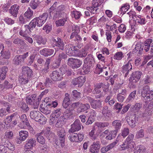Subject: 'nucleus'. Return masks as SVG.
Instances as JSON below:
<instances>
[{"instance_id": "1", "label": "nucleus", "mask_w": 153, "mask_h": 153, "mask_svg": "<svg viewBox=\"0 0 153 153\" xmlns=\"http://www.w3.org/2000/svg\"><path fill=\"white\" fill-rule=\"evenodd\" d=\"M48 17V13H45L39 17L35 18L29 24V29L30 30H32L33 28H35L36 25L39 27L42 26L46 22Z\"/></svg>"}, {"instance_id": "2", "label": "nucleus", "mask_w": 153, "mask_h": 153, "mask_svg": "<svg viewBox=\"0 0 153 153\" xmlns=\"http://www.w3.org/2000/svg\"><path fill=\"white\" fill-rule=\"evenodd\" d=\"M72 106L74 108H76V112L78 114L84 112L89 110L90 108V106L88 103H82L79 102L74 103L72 104Z\"/></svg>"}, {"instance_id": "3", "label": "nucleus", "mask_w": 153, "mask_h": 153, "mask_svg": "<svg viewBox=\"0 0 153 153\" xmlns=\"http://www.w3.org/2000/svg\"><path fill=\"white\" fill-rule=\"evenodd\" d=\"M37 100V95L35 94L28 95L26 98L27 103L31 105L32 107L34 109L39 107V103Z\"/></svg>"}, {"instance_id": "4", "label": "nucleus", "mask_w": 153, "mask_h": 153, "mask_svg": "<svg viewBox=\"0 0 153 153\" xmlns=\"http://www.w3.org/2000/svg\"><path fill=\"white\" fill-rule=\"evenodd\" d=\"M141 75L142 72L140 71H135L132 73L129 80V85L130 88L135 86V83L139 80Z\"/></svg>"}, {"instance_id": "5", "label": "nucleus", "mask_w": 153, "mask_h": 153, "mask_svg": "<svg viewBox=\"0 0 153 153\" xmlns=\"http://www.w3.org/2000/svg\"><path fill=\"white\" fill-rule=\"evenodd\" d=\"M125 119L128 125L131 128L135 127L138 123V118L134 114H131L130 116H127Z\"/></svg>"}, {"instance_id": "6", "label": "nucleus", "mask_w": 153, "mask_h": 153, "mask_svg": "<svg viewBox=\"0 0 153 153\" xmlns=\"http://www.w3.org/2000/svg\"><path fill=\"white\" fill-rule=\"evenodd\" d=\"M82 61L79 59L71 58L68 60L67 64L73 69H77L82 64Z\"/></svg>"}, {"instance_id": "7", "label": "nucleus", "mask_w": 153, "mask_h": 153, "mask_svg": "<svg viewBox=\"0 0 153 153\" xmlns=\"http://www.w3.org/2000/svg\"><path fill=\"white\" fill-rule=\"evenodd\" d=\"M102 117L105 121H109L111 120L112 117V114L111 110L109 109L107 106H104L102 110Z\"/></svg>"}, {"instance_id": "8", "label": "nucleus", "mask_w": 153, "mask_h": 153, "mask_svg": "<svg viewBox=\"0 0 153 153\" xmlns=\"http://www.w3.org/2000/svg\"><path fill=\"white\" fill-rule=\"evenodd\" d=\"M53 42V46H55L59 48V49L61 50H63L64 48V44L62 39L58 37L55 39L54 38H53L51 39Z\"/></svg>"}, {"instance_id": "9", "label": "nucleus", "mask_w": 153, "mask_h": 153, "mask_svg": "<svg viewBox=\"0 0 153 153\" xmlns=\"http://www.w3.org/2000/svg\"><path fill=\"white\" fill-rule=\"evenodd\" d=\"M68 138L72 142H78L82 141L83 138V134H81L72 133L70 134Z\"/></svg>"}, {"instance_id": "10", "label": "nucleus", "mask_w": 153, "mask_h": 153, "mask_svg": "<svg viewBox=\"0 0 153 153\" xmlns=\"http://www.w3.org/2000/svg\"><path fill=\"white\" fill-rule=\"evenodd\" d=\"M19 137L16 138V143L20 144L22 141H25L28 137V132L26 131L22 130L19 132Z\"/></svg>"}, {"instance_id": "11", "label": "nucleus", "mask_w": 153, "mask_h": 153, "mask_svg": "<svg viewBox=\"0 0 153 153\" xmlns=\"http://www.w3.org/2000/svg\"><path fill=\"white\" fill-rule=\"evenodd\" d=\"M89 101L91 107L94 109H98L102 108V104L99 100H94L91 97H88Z\"/></svg>"}, {"instance_id": "12", "label": "nucleus", "mask_w": 153, "mask_h": 153, "mask_svg": "<svg viewBox=\"0 0 153 153\" xmlns=\"http://www.w3.org/2000/svg\"><path fill=\"white\" fill-rule=\"evenodd\" d=\"M81 129V125L80 121L78 120H75L74 123L71 125V128L68 131L69 133L74 132Z\"/></svg>"}, {"instance_id": "13", "label": "nucleus", "mask_w": 153, "mask_h": 153, "mask_svg": "<svg viewBox=\"0 0 153 153\" xmlns=\"http://www.w3.org/2000/svg\"><path fill=\"white\" fill-rule=\"evenodd\" d=\"M59 140L60 141L61 146L63 147L65 145V142L66 132L64 129L62 128L57 131Z\"/></svg>"}, {"instance_id": "14", "label": "nucleus", "mask_w": 153, "mask_h": 153, "mask_svg": "<svg viewBox=\"0 0 153 153\" xmlns=\"http://www.w3.org/2000/svg\"><path fill=\"white\" fill-rule=\"evenodd\" d=\"M50 76L51 79L54 81H59L62 79L61 73L57 70L53 71Z\"/></svg>"}, {"instance_id": "15", "label": "nucleus", "mask_w": 153, "mask_h": 153, "mask_svg": "<svg viewBox=\"0 0 153 153\" xmlns=\"http://www.w3.org/2000/svg\"><path fill=\"white\" fill-rule=\"evenodd\" d=\"M22 69V75L30 79L33 75L32 70L27 66H23Z\"/></svg>"}, {"instance_id": "16", "label": "nucleus", "mask_w": 153, "mask_h": 153, "mask_svg": "<svg viewBox=\"0 0 153 153\" xmlns=\"http://www.w3.org/2000/svg\"><path fill=\"white\" fill-rule=\"evenodd\" d=\"M67 57V55L64 53L62 52L59 53L58 59L56 60V62L53 64V67L57 68L59 66L62 59H65Z\"/></svg>"}, {"instance_id": "17", "label": "nucleus", "mask_w": 153, "mask_h": 153, "mask_svg": "<svg viewBox=\"0 0 153 153\" xmlns=\"http://www.w3.org/2000/svg\"><path fill=\"white\" fill-rule=\"evenodd\" d=\"M100 148V142L98 141L94 142L91 146L90 151L91 153H97Z\"/></svg>"}, {"instance_id": "18", "label": "nucleus", "mask_w": 153, "mask_h": 153, "mask_svg": "<svg viewBox=\"0 0 153 153\" xmlns=\"http://www.w3.org/2000/svg\"><path fill=\"white\" fill-rule=\"evenodd\" d=\"M65 49L67 54L70 56L74 55V51L76 48L71 44L66 45L65 46Z\"/></svg>"}, {"instance_id": "19", "label": "nucleus", "mask_w": 153, "mask_h": 153, "mask_svg": "<svg viewBox=\"0 0 153 153\" xmlns=\"http://www.w3.org/2000/svg\"><path fill=\"white\" fill-rule=\"evenodd\" d=\"M36 141L35 139L31 138L28 139L24 146V147L27 149H31L36 145Z\"/></svg>"}, {"instance_id": "20", "label": "nucleus", "mask_w": 153, "mask_h": 153, "mask_svg": "<svg viewBox=\"0 0 153 153\" xmlns=\"http://www.w3.org/2000/svg\"><path fill=\"white\" fill-rule=\"evenodd\" d=\"M53 49L45 48L39 51L40 53L42 55L45 57H48L52 55L54 52Z\"/></svg>"}, {"instance_id": "21", "label": "nucleus", "mask_w": 153, "mask_h": 153, "mask_svg": "<svg viewBox=\"0 0 153 153\" xmlns=\"http://www.w3.org/2000/svg\"><path fill=\"white\" fill-rule=\"evenodd\" d=\"M119 136V135L118 136L116 140L114 142L106 146L102 147L101 149V152L105 153L113 148L118 141L117 140V139L118 138Z\"/></svg>"}, {"instance_id": "22", "label": "nucleus", "mask_w": 153, "mask_h": 153, "mask_svg": "<svg viewBox=\"0 0 153 153\" xmlns=\"http://www.w3.org/2000/svg\"><path fill=\"white\" fill-rule=\"evenodd\" d=\"M71 97L70 95L68 93H66L65 97L63 99L62 105L63 107L66 109L68 107L70 104Z\"/></svg>"}, {"instance_id": "23", "label": "nucleus", "mask_w": 153, "mask_h": 153, "mask_svg": "<svg viewBox=\"0 0 153 153\" xmlns=\"http://www.w3.org/2000/svg\"><path fill=\"white\" fill-rule=\"evenodd\" d=\"M132 65L129 62L123 67L122 72L123 73H126L125 77H126L128 75L129 72L132 69Z\"/></svg>"}, {"instance_id": "24", "label": "nucleus", "mask_w": 153, "mask_h": 153, "mask_svg": "<svg viewBox=\"0 0 153 153\" xmlns=\"http://www.w3.org/2000/svg\"><path fill=\"white\" fill-rule=\"evenodd\" d=\"M64 16L62 18L56 21L55 23L57 27L63 26L67 20L68 17L66 14H63Z\"/></svg>"}, {"instance_id": "25", "label": "nucleus", "mask_w": 153, "mask_h": 153, "mask_svg": "<svg viewBox=\"0 0 153 153\" xmlns=\"http://www.w3.org/2000/svg\"><path fill=\"white\" fill-rule=\"evenodd\" d=\"M19 8V5L16 4H15L11 6L9 10V13L13 16L16 17L18 13Z\"/></svg>"}, {"instance_id": "26", "label": "nucleus", "mask_w": 153, "mask_h": 153, "mask_svg": "<svg viewBox=\"0 0 153 153\" xmlns=\"http://www.w3.org/2000/svg\"><path fill=\"white\" fill-rule=\"evenodd\" d=\"M42 114L38 111H33L30 113V116L31 119L36 121L38 120Z\"/></svg>"}, {"instance_id": "27", "label": "nucleus", "mask_w": 153, "mask_h": 153, "mask_svg": "<svg viewBox=\"0 0 153 153\" xmlns=\"http://www.w3.org/2000/svg\"><path fill=\"white\" fill-rule=\"evenodd\" d=\"M94 60L92 55L91 54H89L85 59L84 64H86L88 65V66L91 67L92 65L94 64Z\"/></svg>"}, {"instance_id": "28", "label": "nucleus", "mask_w": 153, "mask_h": 153, "mask_svg": "<svg viewBox=\"0 0 153 153\" xmlns=\"http://www.w3.org/2000/svg\"><path fill=\"white\" fill-rule=\"evenodd\" d=\"M13 64L16 65H23L24 62L20 56V55H17L13 59Z\"/></svg>"}, {"instance_id": "29", "label": "nucleus", "mask_w": 153, "mask_h": 153, "mask_svg": "<svg viewBox=\"0 0 153 153\" xmlns=\"http://www.w3.org/2000/svg\"><path fill=\"white\" fill-rule=\"evenodd\" d=\"M85 82L84 78L82 76L79 77L77 78H75L73 81L72 83L74 85H79L81 86L83 83Z\"/></svg>"}, {"instance_id": "30", "label": "nucleus", "mask_w": 153, "mask_h": 153, "mask_svg": "<svg viewBox=\"0 0 153 153\" xmlns=\"http://www.w3.org/2000/svg\"><path fill=\"white\" fill-rule=\"evenodd\" d=\"M34 40L39 45L41 44L43 45H45L46 42L47 40L46 39H44L42 36L40 35H36L34 37Z\"/></svg>"}, {"instance_id": "31", "label": "nucleus", "mask_w": 153, "mask_h": 153, "mask_svg": "<svg viewBox=\"0 0 153 153\" xmlns=\"http://www.w3.org/2000/svg\"><path fill=\"white\" fill-rule=\"evenodd\" d=\"M112 125L115 128L114 131H117V132L118 130H119L122 126L121 121L120 120H116L114 121L112 123Z\"/></svg>"}, {"instance_id": "32", "label": "nucleus", "mask_w": 153, "mask_h": 153, "mask_svg": "<svg viewBox=\"0 0 153 153\" xmlns=\"http://www.w3.org/2000/svg\"><path fill=\"white\" fill-rule=\"evenodd\" d=\"M18 105L21 110L23 112H27L29 110V108L27 104L23 102H20Z\"/></svg>"}, {"instance_id": "33", "label": "nucleus", "mask_w": 153, "mask_h": 153, "mask_svg": "<svg viewBox=\"0 0 153 153\" xmlns=\"http://www.w3.org/2000/svg\"><path fill=\"white\" fill-rule=\"evenodd\" d=\"M152 41L151 39L146 40L143 46V50L144 49V50L146 52H148L150 49V44L152 43Z\"/></svg>"}, {"instance_id": "34", "label": "nucleus", "mask_w": 153, "mask_h": 153, "mask_svg": "<svg viewBox=\"0 0 153 153\" xmlns=\"http://www.w3.org/2000/svg\"><path fill=\"white\" fill-rule=\"evenodd\" d=\"M1 56L3 59H8L10 58V53L9 50H7L5 51L3 49H1Z\"/></svg>"}, {"instance_id": "35", "label": "nucleus", "mask_w": 153, "mask_h": 153, "mask_svg": "<svg viewBox=\"0 0 153 153\" xmlns=\"http://www.w3.org/2000/svg\"><path fill=\"white\" fill-rule=\"evenodd\" d=\"M73 114L71 111L68 109L64 113L63 117L64 119L70 120L73 117Z\"/></svg>"}, {"instance_id": "36", "label": "nucleus", "mask_w": 153, "mask_h": 153, "mask_svg": "<svg viewBox=\"0 0 153 153\" xmlns=\"http://www.w3.org/2000/svg\"><path fill=\"white\" fill-rule=\"evenodd\" d=\"M40 111L45 114L47 115L51 113V109L48 104H47L45 107H41Z\"/></svg>"}, {"instance_id": "37", "label": "nucleus", "mask_w": 153, "mask_h": 153, "mask_svg": "<svg viewBox=\"0 0 153 153\" xmlns=\"http://www.w3.org/2000/svg\"><path fill=\"white\" fill-rule=\"evenodd\" d=\"M117 133L116 131L112 130L110 131L109 134L105 137V139L107 140H111L114 139Z\"/></svg>"}, {"instance_id": "38", "label": "nucleus", "mask_w": 153, "mask_h": 153, "mask_svg": "<svg viewBox=\"0 0 153 153\" xmlns=\"http://www.w3.org/2000/svg\"><path fill=\"white\" fill-rule=\"evenodd\" d=\"M92 6L91 7V13L95 14L97 13L98 12L99 8L98 7L99 6V5L97 3H92Z\"/></svg>"}, {"instance_id": "39", "label": "nucleus", "mask_w": 153, "mask_h": 153, "mask_svg": "<svg viewBox=\"0 0 153 153\" xmlns=\"http://www.w3.org/2000/svg\"><path fill=\"white\" fill-rule=\"evenodd\" d=\"M8 71V68L7 67H4L1 68V71L0 74V79L3 80L6 77L7 72Z\"/></svg>"}, {"instance_id": "40", "label": "nucleus", "mask_w": 153, "mask_h": 153, "mask_svg": "<svg viewBox=\"0 0 153 153\" xmlns=\"http://www.w3.org/2000/svg\"><path fill=\"white\" fill-rule=\"evenodd\" d=\"M150 91H149V88L148 85H146L143 88L141 92L142 97L145 98L146 95Z\"/></svg>"}, {"instance_id": "41", "label": "nucleus", "mask_w": 153, "mask_h": 153, "mask_svg": "<svg viewBox=\"0 0 153 153\" xmlns=\"http://www.w3.org/2000/svg\"><path fill=\"white\" fill-rule=\"evenodd\" d=\"M143 51V48L141 46L140 43H137L135 45V47L133 50V51L135 53L141 54Z\"/></svg>"}, {"instance_id": "42", "label": "nucleus", "mask_w": 153, "mask_h": 153, "mask_svg": "<svg viewBox=\"0 0 153 153\" xmlns=\"http://www.w3.org/2000/svg\"><path fill=\"white\" fill-rule=\"evenodd\" d=\"M30 79L23 75L20 76L19 78V81L20 83L22 85L27 84Z\"/></svg>"}, {"instance_id": "43", "label": "nucleus", "mask_w": 153, "mask_h": 153, "mask_svg": "<svg viewBox=\"0 0 153 153\" xmlns=\"http://www.w3.org/2000/svg\"><path fill=\"white\" fill-rule=\"evenodd\" d=\"M130 5L126 3L123 4L120 9L121 13L125 14L130 8Z\"/></svg>"}, {"instance_id": "44", "label": "nucleus", "mask_w": 153, "mask_h": 153, "mask_svg": "<svg viewBox=\"0 0 153 153\" xmlns=\"http://www.w3.org/2000/svg\"><path fill=\"white\" fill-rule=\"evenodd\" d=\"M136 20L138 23L141 25H145L147 21L145 18L141 16L140 15L136 16Z\"/></svg>"}, {"instance_id": "45", "label": "nucleus", "mask_w": 153, "mask_h": 153, "mask_svg": "<svg viewBox=\"0 0 153 153\" xmlns=\"http://www.w3.org/2000/svg\"><path fill=\"white\" fill-rule=\"evenodd\" d=\"M71 14L72 17H74L76 19H79L82 16V14L79 11L76 10L72 11Z\"/></svg>"}, {"instance_id": "46", "label": "nucleus", "mask_w": 153, "mask_h": 153, "mask_svg": "<svg viewBox=\"0 0 153 153\" xmlns=\"http://www.w3.org/2000/svg\"><path fill=\"white\" fill-rule=\"evenodd\" d=\"M4 147L8 148L10 150L13 151L15 149L14 145H13L11 143L8 141H5L4 144Z\"/></svg>"}, {"instance_id": "47", "label": "nucleus", "mask_w": 153, "mask_h": 153, "mask_svg": "<svg viewBox=\"0 0 153 153\" xmlns=\"http://www.w3.org/2000/svg\"><path fill=\"white\" fill-rule=\"evenodd\" d=\"M37 140L38 142L41 144H43L45 143V139L41 133L37 134L36 135Z\"/></svg>"}, {"instance_id": "48", "label": "nucleus", "mask_w": 153, "mask_h": 153, "mask_svg": "<svg viewBox=\"0 0 153 153\" xmlns=\"http://www.w3.org/2000/svg\"><path fill=\"white\" fill-rule=\"evenodd\" d=\"M63 14H66L62 11H58L54 12L53 15V19H55L59 17L62 18L63 17L64 15Z\"/></svg>"}, {"instance_id": "49", "label": "nucleus", "mask_w": 153, "mask_h": 153, "mask_svg": "<svg viewBox=\"0 0 153 153\" xmlns=\"http://www.w3.org/2000/svg\"><path fill=\"white\" fill-rule=\"evenodd\" d=\"M95 125L96 126L101 128L108 126H109V123L108 122H97L95 123Z\"/></svg>"}, {"instance_id": "50", "label": "nucleus", "mask_w": 153, "mask_h": 153, "mask_svg": "<svg viewBox=\"0 0 153 153\" xmlns=\"http://www.w3.org/2000/svg\"><path fill=\"white\" fill-rule=\"evenodd\" d=\"M136 93V91H134L132 92L129 95L128 98L127 99V101L129 102L133 101L135 99Z\"/></svg>"}, {"instance_id": "51", "label": "nucleus", "mask_w": 153, "mask_h": 153, "mask_svg": "<svg viewBox=\"0 0 153 153\" xmlns=\"http://www.w3.org/2000/svg\"><path fill=\"white\" fill-rule=\"evenodd\" d=\"M61 113V109L60 108H58L56 110L53 111L51 115L53 117H56V118H58L60 115Z\"/></svg>"}, {"instance_id": "52", "label": "nucleus", "mask_w": 153, "mask_h": 153, "mask_svg": "<svg viewBox=\"0 0 153 153\" xmlns=\"http://www.w3.org/2000/svg\"><path fill=\"white\" fill-rule=\"evenodd\" d=\"M33 12L29 8L24 13L25 16L27 19H30L33 15Z\"/></svg>"}, {"instance_id": "53", "label": "nucleus", "mask_w": 153, "mask_h": 153, "mask_svg": "<svg viewBox=\"0 0 153 153\" xmlns=\"http://www.w3.org/2000/svg\"><path fill=\"white\" fill-rule=\"evenodd\" d=\"M81 93L78 92L76 90H74L72 91V95L74 98L75 99H77L80 98Z\"/></svg>"}, {"instance_id": "54", "label": "nucleus", "mask_w": 153, "mask_h": 153, "mask_svg": "<svg viewBox=\"0 0 153 153\" xmlns=\"http://www.w3.org/2000/svg\"><path fill=\"white\" fill-rule=\"evenodd\" d=\"M145 99L147 101H151L153 99V90H151L145 97Z\"/></svg>"}, {"instance_id": "55", "label": "nucleus", "mask_w": 153, "mask_h": 153, "mask_svg": "<svg viewBox=\"0 0 153 153\" xmlns=\"http://www.w3.org/2000/svg\"><path fill=\"white\" fill-rule=\"evenodd\" d=\"M30 30L29 29H27L24 31L21 30L19 32V33L21 36L25 38L28 36V34Z\"/></svg>"}, {"instance_id": "56", "label": "nucleus", "mask_w": 153, "mask_h": 153, "mask_svg": "<svg viewBox=\"0 0 153 153\" xmlns=\"http://www.w3.org/2000/svg\"><path fill=\"white\" fill-rule=\"evenodd\" d=\"M64 124V120L63 119V117H60L57 121L56 124V126L57 127H61Z\"/></svg>"}, {"instance_id": "57", "label": "nucleus", "mask_w": 153, "mask_h": 153, "mask_svg": "<svg viewBox=\"0 0 153 153\" xmlns=\"http://www.w3.org/2000/svg\"><path fill=\"white\" fill-rule=\"evenodd\" d=\"M129 145H130L128 144V142L125 141L123 144L120 145V150L122 151L127 149L129 148Z\"/></svg>"}, {"instance_id": "58", "label": "nucleus", "mask_w": 153, "mask_h": 153, "mask_svg": "<svg viewBox=\"0 0 153 153\" xmlns=\"http://www.w3.org/2000/svg\"><path fill=\"white\" fill-rule=\"evenodd\" d=\"M20 119L22 120V122L25 125H28V120L25 114H22L20 117Z\"/></svg>"}, {"instance_id": "59", "label": "nucleus", "mask_w": 153, "mask_h": 153, "mask_svg": "<svg viewBox=\"0 0 153 153\" xmlns=\"http://www.w3.org/2000/svg\"><path fill=\"white\" fill-rule=\"evenodd\" d=\"M1 103L6 108L7 112L9 113H10V109L11 106V105L8 102H5L4 101H2Z\"/></svg>"}, {"instance_id": "60", "label": "nucleus", "mask_w": 153, "mask_h": 153, "mask_svg": "<svg viewBox=\"0 0 153 153\" xmlns=\"http://www.w3.org/2000/svg\"><path fill=\"white\" fill-rule=\"evenodd\" d=\"M30 6L33 9H36L38 6V4L36 0H32L30 2Z\"/></svg>"}, {"instance_id": "61", "label": "nucleus", "mask_w": 153, "mask_h": 153, "mask_svg": "<svg viewBox=\"0 0 153 153\" xmlns=\"http://www.w3.org/2000/svg\"><path fill=\"white\" fill-rule=\"evenodd\" d=\"M123 53L121 52L117 53L114 56V59L117 60H121L123 57Z\"/></svg>"}, {"instance_id": "62", "label": "nucleus", "mask_w": 153, "mask_h": 153, "mask_svg": "<svg viewBox=\"0 0 153 153\" xmlns=\"http://www.w3.org/2000/svg\"><path fill=\"white\" fill-rule=\"evenodd\" d=\"M3 84L4 88L7 89L11 88L13 86L12 84L9 83V82L7 80L4 81Z\"/></svg>"}, {"instance_id": "63", "label": "nucleus", "mask_w": 153, "mask_h": 153, "mask_svg": "<svg viewBox=\"0 0 153 153\" xmlns=\"http://www.w3.org/2000/svg\"><path fill=\"white\" fill-rule=\"evenodd\" d=\"M121 135L125 137H126L129 133V129L128 128H125L122 130Z\"/></svg>"}, {"instance_id": "64", "label": "nucleus", "mask_w": 153, "mask_h": 153, "mask_svg": "<svg viewBox=\"0 0 153 153\" xmlns=\"http://www.w3.org/2000/svg\"><path fill=\"white\" fill-rule=\"evenodd\" d=\"M144 134L143 129H141L137 132L136 137L137 138H142L144 137Z\"/></svg>"}]
</instances>
